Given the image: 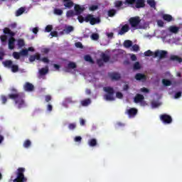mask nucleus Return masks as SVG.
Wrapping results in <instances>:
<instances>
[{
  "label": "nucleus",
  "instance_id": "nucleus-4",
  "mask_svg": "<svg viewBox=\"0 0 182 182\" xmlns=\"http://www.w3.org/2000/svg\"><path fill=\"white\" fill-rule=\"evenodd\" d=\"M25 168H18L16 171V178L13 182H28V178L25 176Z\"/></svg>",
  "mask_w": 182,
  "mask_h": 182
},
{
  "label": "nucleus",
  "instance_id": "nucleus-30",
  "mask_svg": "<svg viewBox=\"0 0 182 182\" xmlns=\"http://www.w3.org/2000/svg\"><path fill=\"white\" fill-rule=\"evenodd\" d=\"M146 2L151 8L156 9V1L154 0H147Z\"/></svg>",
  "mask_w": 182,
  "mask_h": 182
},
{
  "label": "nucleus",
  "instance_id": "nucleus-64",
  "mask_svg": "<svg viewBox=\"0 0 182 182\" xmlns=\"http://www.w3.org/2000/svg\"><path fill=\"white\" fill-rule=\"evenodd\" d=\"M35 60H36L35 55H30V57H29V61H30V62H35Z\"/></svg>",
  "mask_w": 182,
  "mask_h": 182
},
{
  "label": "nucleus",
  "instance_id": "nucleus-58",
  "mask_svg": "<svg viewBox=\"0 0 182 182\" xmlns=\"http://www.w3.org/2000/svg\"><path fill=\"white\" fill-rule=\"evenodd\" d=\"M76 48H80V49L83 48V45H82V43L77 42L75 43Z\"/></svg>",
  "mask_w": 182,
  "mask_h": 182
},
{
  "label": "nucleus",
  "instance_id": "nucleus-34",
  "mask_svg": "<svg viewBox=\"0 0 182 182\" xmlns=\"http://www.w3.org/2000/svg\"><path fill=\"white\" fill-rule=\"evenodd\" d=\"M48 72H49V69L48 68H42L39 70V73L41 76H43V75H46V73H48Z\"/></svg>",
  "mask_w": 182,
  "mask_h": 182
},
{
  "label": "nucleus",
  "instance_id": "nucleus-13",
  "mask_svg": "<svg viewBox=\"0 0 182 182\" xmlns=\"http://www.w3.org/2000/svg\"><path fill=\"white\" fill-rule=\"evenodd\" d=\"M143 100H144V96L141 94H136V95L134 98V101L135 103H143Z\"/></svg>",
  "mask_w": 182,
  "mask_h": 182
},
{
  "label": "nucleus",
  "instance_id": "nucleus-35",
  "mask_svg": "<svg viewBox=\"0 0 182 182\" xmlns=\"http://www.w3.org/2000/svg\"><path fill=\"white\" fill-rule=\"evenodd\" d=\"M102 61L106 63L109 62V60H110V57H109V55H106L105 53H102Z\"/></svg>",
  "mask_w": 182,
  "mask_h": 182
},
{
  "label": "nucleus",
  "instance_id": "nucleus-37",
  "mask_svg": "<svg viewBox=\"0 0 182 182\" xmlns=\"http://www.w3.org/2000/svg\"><path fill=\"white\" fill-rule=\"evenodd\" d=\"M32 144V142H31V140L26 139L23 143V147L25 149H29V146Z\"/></svg>",
  "mask_w": 182,
  "mask_h": 182
},
{
  "label": "nucleus",
  "instance_id": "nucleus-59",
  "mask_svg": "<svg viewBox=\"0 0 182 182\" xmlns=\"http://www.w3.org/2000/svg\"><path fill=\"white\" fill-rule=\"evenodd\" d=\"M41 62H43V63H49V59L46 57H44L41 58Z\"/></svg>",
  "mask_w": 182,
  "mask_h": 182
},
{
  "label": "nucleus",
  "instance_id": "nucleus-5",
  "mask_svg": "<svg viewBox=\"0 0 182 182\" xmlns=\"http://www.w3.org/2000/svg\"><path fill=\"white\" fill-rule=\"evenodd\" d=\"M104 92H105V94L104 95V99H105L108 102H113L115 100L114 98V89L112 87H105L103 88Z\"/></svg>",
  "mask_w": 182,
  "mask_h": 182
},
{
  "label": "nucleus",
  "instance_id": "nucleus-29",
  "mask_svg": "<svg viewBox=\"0 0 182 182\" xmlns=\"http://www.w3.org/2000/svg\"><path fill=\"white\" fill-rule=\"evenodd\" d=\"M84 59L85 62H89L90 63H95L93 58H92V56H90V55H85Z\"/></svg>",
  "mask_w": 182,
  "mask_h": 182
},
{
  "label": "nucleus",
  "instance_id": "nucleus-53",
  "mask_svg": "<svg viewBox=\"0 0 182 182\" xmlns=\"http://www.w3.org/2000/svg\"><path fill=\"white\" fill-rule=\"evenodd\" d=\"M134 69H135L136 70H139V69H140V63L139 62H136L134 64Z\"/></svg>",
  "mask_w": 182,
  "mask_h": 182
},
{
  "label": "nucleus",
  "instance_id": "nucleus-25",
  "mask_svg": "<svg viewBox=\"0 0 182 182\" xmlns=\"http://www.w3.org/2000/svg\"><path fill=\"white\" fill-rule=\"evenodd\" d=\"M170 59L171 60H173V62H178V63H181L182 62V58L178 55H171Z\"/></svg>",
  "mask_w": 182,
  "mask_h": 182
},
{
  "label": "nucleus",
  "instance_id": "nucleus-33",
  "mask_svg": "<svg viewBox=\"0 0 182 182\" xmlns=\"http://www.w3.org/2000/svg\"><path fill=\"white\" fill-rule=\"evenodd\" d=\"M23 12H25V8L21 7L20 9H18L16 11V16H21V15H22V14H23Z\"/></svg>",
  "mask_w": 182,
  "mask_h": 182
},
{
  "label": "nucleus",
  "instance_id": "nucleus-62",
  "mask_svg": "<svg viewBox=\"0 0 182 182\" xmlns=\"http://www.w3.org/2000/svg\"><path fill=\"white\" fill-rule=\"evenodd\" d=\"M32 31H33V33L36 35V33H38V32H39V28L38 27H35L33 28Z\"/></svg>",
  "mask_w": 182,
  "mask_h": 182
},
{
  "label": "nucleus",
  "instance_id": "nucleus-40",
  "mask_svg": "<svg viewBox=\"0 0 182 182\" xmlns=\"http://www.w3.org/2000/svg\"><path fill=\"white\" fill-rule=\"evenodd\" d=\"M144 56H154V53L153 51L148 50L144 52Z\"/></svg>",
  "mask_w": 182,
  "mask_h": 182
},
{
  "label": "nucleus",
  "instance_id": "nucleus-48",
  "mask_svg": "<svg viewBox=\"0 0 182 182\" xmlns=\"http://www.w3.org/2000/svg\"><path fill=\"white\" fill-rule=\"evenodd\" d=\"M1 103L3 105H5L6 102H8V98H6V96L5 95H1Z\"/></svg>",
  "mask_w": 182,
  "mask_h": 182
},
{
  "label": "nucleus",
  "instance_id": "nucleus-28",
  "mask_svg": "<svg viewBox=\"0 0 182 182\" xmlns=\"http://www.w3.org/2000/svg\"><path fill=\"white\" fill-rule=\"evenodd\" d=\"M67 18H73V16H76V13L73 10H69L66 13Z\"/></svg>",
  "mask_w": 182,
  "mask_h": 182
},
{
  "label": "nucleus",
  "instance_id": "nucleus-10",
  "mask_svg": "<svg viewBox=\"0 0 182 182\" xmlns=\"http://www.w3.org/2000/svg\"><path fill=\"white\" fill-rule=\"evenodd\" d=\"M108 75L112 80H120V78L122 77L119 73H109Z\"/></svg>",
  "mask_w": 182,
  "mask_h": 182
},
{
  "label": "nucleus",
  "instance_id": "nucleus-6",
  "mask_svg": "<svg viewBox=\"0 0 182 182\" xmlns=\"http://www.w3.org/2000/svg\"><path fill=\"white\" fill-rule=\"evenodd\" d=\"M141 22V19L139 16L131 17L129 19V23L134 31H136V29H141V26L140 25Z\"/></svg>",
  "mask_w": 182,
  "mask_h": 182
},
{
  "label": "nucleus",
  "instance_id": "nucleus-11",
  "mask_svg": "<svg viewBox=\"0 0 182 182\" xmlns=\"http://www.w3.org/2000/svg\"><path fill=\"white\" fill-rule=\"evenodd\" d=\"M23 89L26 92H33L35 87L31 82H26L23 85Z\"/></svg>",
  "mask_w": 182,
  "mask_h": 182
},
{
  "label": "nucleus",
  "instance_id": "nucleus-50",
  "mask_svg": "<svg viewBox=\"0 0 182 182\" xmlns=\"http://www.w3.org/2000/svg\"><path fill=\"white\" fill-rule=\"evenodd\" d=\"M52 29H53V26H52V25H48L46 27V32H52Z\"/></svg>",
  "mask_w": 182,
  "mask_h": 182
},
{
  "label": "nucleus",
  "instance_id": "nucleus-38",
  "mask_svg": "<svg viewBox=\"0 0 182 182\" xmlns=\"http://www.w3.org/2000/svg\"><path fill=\"white\" fill-rule=\"evenodd\" d=\"M18 48H23V46H25V41H23V39H18Z\"/></svg>",
  "mask_w": 182,
  "mask_h": 182
},
{
  "label": "nucleus",
  "instance_id": "nucleus-7",
  "mask_svg": "<svg viewBox=\"0 0 182 182\" xmlns=\"http://www.w3.org/2000/svg\"><path fill=\"white\" fill-rule=\"evenodd\" d=\"M160 120H161L164 124H170L173 122V118L167 114H161L160 116Z\"/></svg>",
  "mask_w": 182,
  "mask_h": 182
},
{
  "label": "nucleus",
  "instance_id": "nucleus-1",
  "mask_svg": "<svg viewBox=\"0 0 182 182\" xmlns=\"http://www.w3.org/2000/svg\"><path fill=\"white\" fill-rule=\"evenodd\" d=\"M11 94H9L8 97L14 101L18 109H22L26 107V103L25 102V94L23 92H18V90L15 87L10 89Z\"/></svg>",
  "mask_w": 182,
  "mask_h": 182
},
{
  "label": "nucleus",
  "instance_id": "nucleus-18",
  "mask_svg": "<svg viewBox=\"0 0 182 182\" xmlns=\"http://www.w3.org/2000/svg\"><path fill=\"white\" fill-rule=\"evenodd\" d=\"M63 5L65 8H72L74 4L72 0H63Z\"/></svg>",
  "mask_w": 182,
  "mask_h": 182
},
{
  "label": "nucleus",
  "instance_id": "nucleus-26",
  "mask_svg": "<svg viewBox=\"0 0 182 182\" xmlns=\"http://www.w3.org/2000/svg\"><path fill=\"white\" fill-rule=\"evenodd\" d=\"M114 6L117 9H123V1H117L114 2Z\"/></svg>",
  "mask_w": 182,
  "mask_h": 182
},
{
  "label": "nucleus",
  "instance_id": "nucleus-47",
  "mask_svg": "<svg viewBox=\"0 0 182 182\" xmlns=\"http://www.w3.org/2000/svg\"><path fill=\"white\" fill-rule=\"evenodd\" d=\"M28 53V49H23L20 51V54L21 55V56H27Z\"/></svg>",
  "mask_w": 182,
  "mask_h": 182
},
{
  "label": "nucleus",
  "instance_id": "nucleus-54",
  "mask_svg": "<svg viewBox=\"0 0 182 182\" xmlns=\"http://www.w3.org/2000/svg\"><path fill=\"white\" fill-rule=\"evenodd\" d=\"M116 97H117V99H123V94L120 92H117L116 93Z\"/></svg>",
  "mask_w": 182,
  "mask_h": 182
},
{
  "label": "nucleus",
  "instance_id": "nucleus-14",
  "mask_svg": "<svg viewBox=\"0 0 182 182\" xmlns=\"http://www.w3.org/2000/svg\"><path fill=\"white\" fill-rule=\"evenodd\" d=\"M135 4V6L137 9H140V8H144V6H146L144 0H136Z\"/></svg>",
  "mask_w": 182,
  "mask_h": 182
},
{
  "label": "nucleus",
  "instance_id": "nucleus-43",
  "mask_svg": "<svg viewBox=\"0 0 182 182\" xmlns=\"http://www.w3.org/2000/svg\"><path fill=\"white\" fill-rule=\"evenodd\" d=\"M21 55V53H18V52L13 53V57L14 58V59H20Z\"/></svg>",
  "mask_w": 182,
  "mask_h": 182
},
{
  "label": "nucleus",
  "instance_id": "nucleus-24",
  "mask_svg": "<svg viewBox=\"0 0 182 182\" xmlns=\"http://www.w3.org/2000/svg\"><path fill=\"white\" fill-rule=\"evenodd\" d=\"M170 59L171 60H173V62H178V63H181L182 62V58L178 55H171Z\"/></svg>",
  "mask_w": 182,
  "mask_h": 182
},
{
  "label": "nucleus",
  "instance_id": "nucleus-51",
  "mask_svg": "<svg viewBox=\"0 0 182 182\" xmlns=\"http://www.w3.org/2000/svg\"><path fill=\"white\" fill-rule=\"evenodd\" d=\"M97 64L98 65V66L100 68H102V66H103L105 65V63H103V60H102V59L97 60Z\"/></svg>",
  "mask_w": 182,
  "mask_h": 182
},
{
  "label": "nucleus",
  "instance_id": "nucleus-31",
  "mask_svg": "<svg viewBox=\"0 0 182 182\" xmlns=\"http://www.w3.org/2000/svg\"><path fill=\"white\" fill-rule=\"evenodd\" d=\"M91 102L92 101H90V99L88 98L81 101V105L82 106L86 107L89 106V105H90Z\"/></svg>",
  "mask_w": 182,
  "mask_h": 182
},
{
  "label": "nucleus",
  "instance_id": "nucleus-12",
  "mask_svg": "<svg viewBox=\"0 0 182 182\" xmlns=\"http://www.w3.org/2000/svg\"><path fill=\"white\" fill-rule=\"evenodd\" d=\"M129 31H130V27L128 26V24H125L121 28L118 32V35H124V33L129 32Z\"/></svg>",
  "mask_w": 182,
  "mask_h": 182
},
{
  "label": "nucleus",
  "instance_id": "nucleus-19",
  "mask_svg": "<svg viewBox=\"0 0 182 182\" xmlns=\"http://www.w3.org/2000/svg\"><path fill=\"white\" fill-rule=\"evenodd\" d=\"M2 64L4 65V68H8L9 69H11V66L14 65V62L11 60H6L5 61H3Z\"/></svg>",
  "mask_w": 182,
  "mask_h": 182
},
{
  "label": "nucleus",
  "instance_id": "nucleus-42",
  "mask_svg": "<svg viewBox=\"0 0 182 182\" xmlns=\"http://www.w3.org/2000/svg\"><path fill=\"white\" fill-rule=\"evenodd\" d=\"M124 4L125 5H134V4H136V0H125Z\"/></svg>",
  "mask_w": 182,
  "mask_h": 182
},
{
  "label": "nucleus",
  "instance_id": "nucleus-15",
  "mask_svg": "<svg viewBox=\"0 0 182 182\" xmlns=\"http://www.w3.org/2000/svg\"><path fill=\"white\" fill-rule=\"evenodd\" d=\"M137 109L130 108L129 109H127V113L129 117H134L136 114H137Z\"/></svg>",
  "mask_w": 182,
  "mask_h": 182
},
{
  "label": "nucleus",
  "instance_id": "nucleus-49",
  "mask_svg": "<svg viewBox=\"0 0 182 182\" xmlns=\"http://www.w3.org/2000/svg\"><path fill=\"white\" fill-rule=\"evenodd\" d=\"M50 52V48H45L41 50V53H45L46 55H48Z\"/></svg>",
  "mask_w": 182,
  "mask_h": 182
},
{
  "label": "nucleus",
  "instance_id": "nucleus-55",
  "mask_svg": "<svg viewBox=\"0 0 182 182\" xmlns=\"http://www.w3.org/2000/svg\"><path fill=\"white\" fill-rule=\"evenodd\" d=\"M75 141H76L77 143H80V141H82V136H75Z\"/></svg>",
  "mask_w": 182,
  "mask_h": 182
},
{
  "label": "nucleus",
  "instance_id": "nucleus-17",
  "mask_svg": "<svg viewBox=\"0 0 182 182\" xmlns=\"http://www.w3.org/2000/svg\"><path fill=\"white\" fill-rule=\"evenodd\" d=\"M77 65L76 63L73 62H70L68 64V66L65 68V72H69V69H76Z\"/></svg>",
  "mask_w": 182,
  "mask_h": 182
},
{
  "label": "nucleus",
  "instance_id": "nucleus-23",
  "mask_svg": "<svg viewBox=\"0 0 182 182\" xmlns=\"http://www.w3.org/2000/svg\"><path fill=\"white\" fill-rule=\"evenodd\" d=\"M124 46L129 49V48H132L133 46V41L130 40H126L124 41Z\"/></svg>",
  "mask_w": 182,
  "mask_h": 182
},
{
  "label": "nucleus",
  "instance_id": "nucleus-57",
  "mask_svg": "<svg viewBox=\"0 0 182 182\" xmlns=\"http://www.w3.org/2000/svg\"><path fill=\"white\" fill-rule=\"evenodd\" d=\"M151 106L152 107H159V106H160V104L157 102H152Z\"/></svg>",
  "mask_w": 182,
  "mask_h": 182
},
{
  "label": "nucleus",
  "instance_id": "nucleus-46",
  "mask_svg": "<svg viewBox=\"0 0 182 182\" xmlns=\"http://www.w3.org/2000/svg\"><path fill=\"white\" fill-rule=\"evenodd\" d=\"M90 11H92V12L95 11H97V9H99V6L97 5H92L89 8Z\"/></svg>",
  "mask_w": 182,
  "mask_h": 182
},
{
  "label": "nucleus",
  "instance_id": "nucleus-16",
  "mask_svg": "<svg viewBox=\"0 0 182 182\" xmlns=\"http://www.w3.org/2000/svg\"><path fill=\"white\" fill-rule=\"evenodd\" d=\"M168 31L169 32H171V33H178V31H180V27H177L176 26H171L168 28Z\"/></svg>",
  "mask_w": 182,
  "mask_h": 182
},
{
  "label": "nucleus",
  "instance_id": "nucleus-3",
  "mask_svg": "<svg viewBox=\"0 0 182 182\" xmlns=\"http://www.w3.org/2000/svg\"><path fill=\"white\" fill-rule=\"evenodd\" d=\"M77 16L80 23H83L84 22H90V25H96V23H100V18H99V17L95 18V15L93 14H87L85 17L80 16V14Z\"/></svg>",
  "mask_w": 182,
  "mask_h": 182
},
{
  "label": "nucleus",
  "instance_id": "nucleus-52",
  "mask_svg": "<svg viewBox=\"0 0 182 182\" xmlns=\"http://www.w3.org/2000/svg\"><path fill=\"white\" fill-rule=\"evenodd\" d=\"M73 26H68L67 28H66V31H67V33H70V32H73Z\"/></svg>",
  "mask_w": 182,
  "mask_h": 182
},
{
  "label": "nucleus",
  "instance_id": "nucleus-32",
  "mask_svg": "<svg viewBox=\"0 0 182 182\" xmlns=\"http://www.w3.org/2000/svg\"><path fill=\"white\" fill-rule=\"evenodd\" d=\"M11 72L13 73H16V72H19V66L18 65H12L11 67Z\"/></svg>",
  "mask_w": 182,
  "mask_h": 182
},
{
  "label": "nucleus",
  "instance_id": "nucleus-41",
  "mask_svg": "<svg viewBox=\"0 0 182 182\" xmlns=\"http://www.w3.org/2000/svg\"><path fill=\"white\" fill-rule=\"evenodd\" d=\"M91 39L92 41H99V35L97 33H94L91 35Z\"/></svg>",
  "mask_w": 182,
  "mask_h": 182
},
{
  "label": "nucleus",
  "instance_id": "nucleus-21",
  "mask_svg": "<svg viewBox=\"0 0 182 182\" xmlns=\"http://www.w3.org/2000/svg\"><path fill=\"white\" fill-rule=\"evenodd\" d=\"M162 18L166 22H171L173 21V16L170 14H163Z\"/></svg>",
  "mask_w": 182,
  "mask_h": 182
},
{
  "label": "nucleus",
  "instance_id": "nucleus-36",
  "mask_svg": "<svg viewBox=\"0 0 182 182\" xmlns=\"http://www.w3.org/2000/svg\"><path fill=\"white\" fill-rule=\"evenodd\" d=\"M162 83L164 86H171V81H170V80L163 79Z\"/></svg>",
  "mask_w": 182,
  "mask_h": 182
},
{
  "label": "nucleus",
  "instance_id": "nucleus-56",
  "mask_svg": "<svg viewBox=\"0 0 182 182\" xmlns=\"http://www.w3.org/2000/svg\"><path fill=\"white\" fill-rule=\"evenodd\" d=\"M157 23H158V26H161V27L164 26V22L163 21V20H158Z\"/></svg>",
  "mask_w": 182,
  "mask_h": 182
},
{
  "label": "nucleus",
  "instance_id": "nucleus-63",
  "mask_svg": "<svg viewBox=\"0 0 182 182\" xmlns=\"http://www.w3.org/2000/svg\"><path fill=\"white\" fill-rule=\"evenodd\" d=\"M34 58H35L36 60H41V54L34 55Z\"/></svg>",
  "mask_w": 182,
  "mask_h": 182
},
{
  "label": "nucleus",
  "instance_id": "nucleus-22",
  "mask_svg": "<svg viewBox=\"0 0 182 182\" xmlns=\"http://www.w3.org/2000/svg\"><path fill=\"white\" fill-rule=\"evenodd\" d=\"M88 146L90 147H95L97 146V140L96 139H91L88 141Z\"/></svg>",
  "mask_w": 182,
  "mask_h": 182
},
{
  "label": "nucleus",
  "instance_id": "nucleus-61",
  "mask_svg": "<svg viewBox=\"0 0 182 182\" xmlns=\"http://www.w3.org/2000/svg\"><path fill=\"white\" fill-rule=\"evenodd\" d=\"M179 97H181V92H178L175 94V99H178Z\"/></svg>",
  "mask_w": 182,
  "mask_h": 182
},
{
  "label": "nucleus",
  "instance_id": "nucleus-2",
  "mask_svg": "<svg viewBox=\"0 0 182 182\" xmlns=\"http://www.w3.org/2000/svg\"><path fill=\"white\" fill-rule=\"evenodd\" d=\"M3 33H4V35H1L0 36L1 45L3 46H5L6 45V41H8V36H9V49H11V50H12L13 49H15V42H16V39L14 38V36L15 35H16V33H15V32L10 30V28L8 27H5L3 29Z\"/></svg>",
  "mask_w": 182,
  "mask_h": 182
},
{
  "label": "nucleus",
  "instance_id": "nucleus-39",
  "mask_svg": "<svg viewBox=\"0 0 182 182\" xmlns=\"http://www.w3.org/2000/svg\"><path fill=\"white\" fill-rule=\"evenodd\" d=\"M140 50V47H139V45L135 44L134 46H132L131 50H133V52H139Z\"/></svg>",
  "mask_w": 182,
  "mask_h": 182
},
{
  "label": "nucleus",
  "instance_id": "nucleus-27",
  "mask_svg": "<svg viewBox=\"0 0 182 182\" xmlns=\"http://www.w3.org/2000/svg\"><path fill=\"white\" fill-rule=\"evenodd\" d=\"M117 12V11H116V9H111L107 12L108 16H109V18H113V16H114V15H116Z\"/></svg>",
  "mask_w": 182,
  "mask_h": 182
},
{
  "label": "nucleus",
  "instance_id": "nucleus-9",
  "mask_svg": "<svg viewBox=\"0 0 182 182\" xmlns=\"http://www.w3.org/2000/svg\"><path fill=\"white\" fill-rule=\"evenodd\" d=\"M85 7L80 6L79 4H75L74 7V10L75 11V15H80L85 11Z\"/></svg>",
  "mask_w": 182,
  "mask_h": 182
},
{
  "label": "nucleus",
  "instance_id": "nucleus-44",
  "mask_svg": "<svg viewBox=\"0 0 182 182\" xmlns=\"http://www.w3.org/2000/svg\"><path fill=\"white\" fill-rule=\"evenodd\" d=\"M54 14H55V15L60 16L63 14V11H62V9H55L54 10Z\"/></svg>",
  "mask_w": 182,
  "mask_h": 182
},
{
  "label": "nucleus",
  "instance_id": "nucleus-45",
  "mask_svg": "<svg viewBox=\"0 0 182 182\" xmlns=\"http://www.w3.org/2000/svg\"><path fill=\"white\" fill-rule=\"evenodd\" d=\"M68 129L70 130H75L76 129V123H71L68 124Z\"/></svg>",
  "mask_w": 182,
  "mask_h": 182
},
{
  "label": "nucleus",
  "instance_id": "nucleus-20",
  "mask_svg": "<svg viewBox=\"0 0 182 182\" xmlns=\"http://www.w3.org/2000/svg\"><path fill=\"white\" fill-rule=\"evenodd\" d=\"M135 79H136V80H146V79H147V77H146V75L144 74L137 73L135 75Z\"/></svg>",
  "mask_w": 182,
  "mask_h": 182
},
{
  "label": "nucleus",
  "instance_id": "nucleus-8",
  "mask_svg": "<svg viewBox=\"0 0 182 182\" xmlns=\"http://www.w3.org/2000/svg\"><path fill=\"white\" fill-rule=\"evenodd\" d=\"M167 51L157 50L154 52V58H159V59H165L167 58Z\"/></svg>",
  "mask_w": 182,
  "mask_h": 182
},
{
  "label": "nucleus",
  "instance_id": "nucleus-60",
  "mask_svg": "<svg viewBox=\"0 0 182 182\" xmlns=\"http://www.w3.org/2000/svg\"><path fill=\"white\" fill-rule=\"evenodd\" d=\"M50 35L52 38H56L58 36V31H51Z\"/></svg>",
  "mask_w": 182,
  "mask_h": 182
}]
</instances>
